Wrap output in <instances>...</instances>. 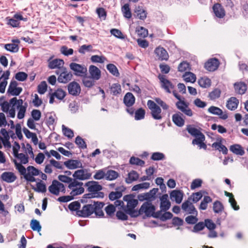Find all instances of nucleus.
I'll use <instances>...</instances> for the list:
<instances>
[{"label": "nucleus", "instance_id": "obj_1", "mask_svg": "<svg viewBox=\"0 0 248 248\" xmlns=\"http://www.w3.org/2000/svg\"><path fill=\"white\" fill-rule=\"evenodd\" d=\"M104 204L101 202H93V204H88L84 205L82 210L79 211L78 215L83 217H87L91 215L93 213L98 216L103 215L101 210Z\"/></svg>", "mask_w": 248, "mask_h": 248}, {"label": "nucleus", "instance_id": "obj_2", "mask_svg": "<svg viewBox=\"0 0 248 248\" xmlns=\"http://www.w3.org/2000/svg\"><path fill=\"white\" fill-rule=\"evenodd\" d=\"M155 207L151 202H144L140 208V213L144 214L146 217H158L160 211L155 212Z\"/></svg>", "mask_w": 248, "mask_h": 248}, {"label": "nucleus", "instance_id": "obj_3", "mask_svg": "<svg viewBox=\"0 0 248 248\" xmlns=\"http://www.w3.org/2000/svg\"><path fill=\"white\" fill-rule=\"evenodd\" d=\"M85 186L87 187L88 192H91L92 197L103 198L104 194L102 192H100L102 189V186L98 184V182L94 181H89L85 183Z\"/></svg>", "mask_w": 248, "mask_h": 248}, {"label": "nucleus", "instance_id": "obj_4", "mask_svg": "<svg viewBox=\"0 0 248 248\" xmlns=\"http://www.w3.org/2000/svg\"><path fill=\"white\" fill-rule=\"evenodd\" d=\"M68 191H70V194L75 196L81 195L84 192V188L83 187V183L74 179L71 183L68 185Z\"/></svg>", "mask_w": 248, "mask_h": 248}, {"label": "nucleus", "instance_id": "obj_5", "mask_svg": "<svg viewBox=\"0 0 248 248\" xmlns=\"http://www.w3.org/2000/svg\"><path fill=\"white\" fill-rule=\"evenodd\" d=\"M69 67L75 75L81 77L87 76V69L85 65L72 62L70 64Z\"/></svg>", "mask_w": 248, "mask_h": 248}, {"label": "nucleus", "instance_id": "obj_6", "mask_svg": "<svg viewBox=\"0 0 248 248\" xmlns=\"http://www.w3.org/2000/svg\"><path fill=\"white\" fill-rule=\"evenodd\" d=\"M92 175L89 169H82L76 170L73 174V177L74 179L79 181L90 179Z\"/></svg>", "mask_w": 248, "mask_h": 248}, {"label": "nucleus", "instance_id": "obj_7", "mask_svg": "<svg viewBox=\"0 0 248 248\" xmlns=\"http://www.w3.org/2000/svg\"><path fill=\"white\" fill-rule=\"evenodd\" d=\"M148 108L151 111V115L155 120H161L162 116L161 114V109L153 101L149 100L147 103Z\"/></svg>", "mask_w": 248, "mask_h": 248}, {"label": "nucleus", "instance_id": "obj_8", "mask_svg": "<svg viewBox=\"0 0 248 248\" xmlns=\"http://www.w3.org/2000/svg\"><path fill=\"white\" fill-rule=\"evenodd\" d=\"M48 190L51 194L58 196L60 192L65 193V187L63 184L54 180L52 184L48 187Z\"/></svg>", "mask_w": 248, "mask_h": 248}, {"label": "nucleus", "instance_id": "obj_9", "mask_svg": "<svg viewBox=\"0 0 248 248\" xmlns=\"http://www.w3.org/2000/svg\"><path fill=\"white\" fill-rule=\"evenodd\" d=\"M27 173L25 176V179L28 182H34L36 181L34 176H37L40 173V171L32 166H29L27 168Z\"/></svg>", "mask_w": 248, "mask_h": 248}, {"label": "nucleus", "instance_id": "obj_10", "mask_svg": "<svg viewBox=\"0 0 248 248\" xmlns=\"http://www.w3.org/2000/svg\"><path fill=\"white\" fill-rule=\"evenodd\" d=\"M158 191V188H154L149 192L139 195V199L140 201L147 200L151 202L156 199V194Z\"/></svg>", "mask_w": 248, "mask_h": 248}, {"label": "nucleus", "instance_id": "obj_11", "mask_svg": "<svg viewBox=\"0 0 248 248\" xmlns=\"http://www.w3.org/2000/svg\"><path fill=\"white\" fill-rule=\"evenodd\" d=\"M17 82L15 80H12L10 83L7 90V93L13 96L18 95L22 91V88L17 87Z\"/></svg>", "mask_w": 248, "mask_h": 248}, {"label": "nucleus", "instance_id": "obj_12", "mask_svg": "<svg viewBox=\"0 0 248 248\" xmlns=\"http://www.w3.org/2000/svg\"><path fill=\"white\" fill-rule=\"evenodd\" d=\"M176 106L177 108L188 116L191 117L193 115V112L188 107V105L184 100H180L176 102Z\"/></svg>", "mask_w": 248, "mask_h": 248}, {"label": "nucleus", "instance_id": "obj_13", "mask_svg": "<svg viewBox=\"0 0 248 248\" xmlns=\"http://www.w3.org/2000/svg\"><path fill=\"white\" fill-rule=\"evenodd\" d=\"M182 209L188 214H193L196 216L198 214V212L194 205L188 200L183 203Z\"/></svg>", "mask_w": 248, "mask_h": 248}, {"label": "nucleus", "instance_id": "obj_14", "mask_svg": "<svg viewBox=\"0 0 248 248\" xmlns=\"http://www.w3.org/2000/svg\"><path fill=\"white\" fill-rule=\"evenodd\" d=\"M124 200L127 202L126 210L134 209L138 204V201L135 199L133 197L130 195H126L124 197Z\"/></svg>", "mask_w": 248, "mask_h": 248}, {"label": "nucleus", "instance_id": "obj_15", "mask_svg": "<svg viewBox=\"0 0 248 248\" xmlns=\"http://www.w3.org/2000/svg\"><path fill=\"white\" fill-rule=\"evenodd\" d=\"M134 12V16L141 20H144L147 17V12L141 6H136Z\"/></svg>", "mask_w": 248, "mask_h": 248}, {"label": "nucleus", "instance_id": "obj_16", "mask_svg": "<svg viewBox=\"0 0 248 248\" xmlns=\"http://www.w3.org/2000/svg\"><path fill=\"white\" fill-rule=\"evenodd\" d=\"M155 53L158 60L160 61H167L169 58L167 51L161 46L156 47L155 50Z\"/></svg>", "mask_w": 248, "mask_h": 248}, {"label": "nucleus", "instance_id": "obj_17", "mask_svg": "<svg viewBox=\"0 0 248 248\" xmlns=\"http://www.w3.org/2000/svg\"><path fill=\"white\" fill-rule=\"evenodd\" d=\"M158 78L159 79L161 83L162 87L168 93H170V89L174 88V86L167 79L165 78V76L164 75H159L158 76Z\"/></svg>", "mask_w": 248, "mask_h": 248}, {"label": "nucleus", "instance_id": "obj_18", "mask_svg": "<svg viewBox=\"0 0 248 248\" xmlns=\"http://www.w3.org/2000/svg\"><path fill=\"white\" fill-rule=\"evenodd\" d=\"M219 62L217 59H211L204 65L205 68L209 71H214L219 66Z\"/></svg>", "mask_w": 248, "mask_h": 248}, {"label": "nucleus", "instance_id": "obj_19", "mask_svg": "<svg viewBox=\"0 0 248 248\" xmlns=\"http://www.w3.org/2000/svg\"><path fill=\"white\" fill-rule=\"evenodd\" d=\"M1 179L8 183L14 182L17 178L16 175L12 172L5 171L0 176Z\"/></svg>", "mask_w": 248, "mask_h": 248}, {"label": "nucleus", "instance_id": "obj_20", "mask_svg": "<svg viewBox=\"0 0 248 248\" xmlns=\"http://www.w3.org/2000/svg\"><path fill=\"white\" fill-rule=\"evenodd\" d=\"M68 92L73 95H78L80 92L81 89L79 85L76 82H71L68 86Z\"/></svg>", "mask_w": 248, "mask_h": 248}, {"label": "nucleus", "instance_id": "obj_21", "mask_svg": "<svg viewBox=\"0 0 248 248\" xmlns=\"http://www.w3.org/2000/svg\"><path fill=\"white\" fill-rule=\"evenodd\" d=\"M89 72L90 75V78L93 80H97L101 77V71L96 66L92 65L90 66Z\"/></svg>", "mask_w": 248, "mask_h": 248}, {"label": "nucleus", "instance_id": "obj_22", "mask_svg": "<svg viewBox=\"0 0 248 248\" xmlns=\"http://www.w3.org/2000/svg\"><path fill=\"white\" fill-rule=\"evenodd\" d=\"M64 165L69 169L73 170L77 168H82V164L78 160L69 159L64 162Z\"/></svg>", "mask_w": 248, "mask_h": 248}, {"label": "nucleus", "instance_id": "obj_23", "mask_svg": "<svg viewBox=\"0 0 248 248\" xmlns=\"http://www.w3.org/2000/svg\"><path fill=\"white\" fill-rule=\"evenodd\" d=\"M208 111L211 114L220 116V118L223 120L228 118V115L226 113L223 114L222 110L218 107L211 106L208 108Z\"/></svg>", "mask_w": 248, "mask_h": 248}, {"label": "nucleus", "instance_id": "obj_24", "mask_svg": "<svg viewBox=\"0 0 248 248\" xmlns=\"http://www.w3.org/2000/svg\"><path fill=\"white\" fill-rule=\"evenodd\" d=\"M213 9L215 16L219 18H222L225 16V11L223 7L219 3L215 4Z\"/></svg>", "mask_w": 248, "mask_h": 248}, {"label": "nucleus", "instance_id": "obj_25", "mask_svg": "<svg viewBox=\"0 0 248 248\" xmlns=\"http://www.w3.org/2000/svg\"><path fill=\"white\" fill-rule=\"evenodd\" d=\"M183 193L180 190H174L170 193V198L177 203H180L183 200Z\"/></svg>", "mask_w": 248, "mask_h": 248}, {"label": "nucleus", "instance_id": "obj_26", "mask_svg": "<svg viewBox=\"0 0 248 248\" xmlns=\"http://www.w3.org/2000/svg\"><path fill=\"white\" fill-rule=\"evenodd\" d=\"M183 117V115L181 113H176L172 116V121L177 126L182 127L185 124V120Z\"/></svg>", "mask_w": 248, "mask_h": 248}, {"label": "nucleus", "instance_id": "obj_27", "mask_svg": "<svg viewBox=\"0 0 248 248\" xmlns=\"http://www.w3.org/2000/svg\"><path fill=\"white\" fill-rule=\"evenodd\" d=\"M135 102V98L131 93H127L124 98V103L127 107H132Z\"/></svg>", "mask_w": 248, "mask_h": 248}, {"label": "nucleus", "instance_id": "obj_28", "mask_svg": "<svg viewBox=\"0 0 248 248\" xmlns=\"http://www.w3.org/2000/svg\"><path fill=\"white\" fill-rule=\"evenodd\" d=\"M64 65V61L62 59H56L48 62V67L51 69H60Z\"/></svg>", "mask_w": 248, "mask_h": 248}, {"label": "nucleus", "instance_id": "obj_29", "mask_svg": "<svg viewBox=\"0 0 248 248\" xmlns=\"http://www.w3.org/2000/svg\"><path fill=\"white\" fill-rule=\"evenodd\" d=\"M72 77V74L70 72L63 71L61 73L58 78L59 82L65 83L70 81Z\"/></svg>", "mask_w": 248, "mask_h": 248}, {"label": "nucleus", "instance_id": "obj_30", "mask_svg": "<svg viewBox=\"0 0 248 248\" xmlns=\"http://www.w3.org/2000/svg\"><path fill=\"white\" fill-rule=\"evenodd\" d=\"M117 191L111 192L109 194V198L111 201H114L120 198L122 196V191L124 190L123 186L116 188Z\"/></svg>", "mask_w": 248, "mask_h": 248}, {"label": "nucleus", "instance_id": "obj_31", "mask_svg": "<svg viewBox=\"0 0 248 248\" xmlns=\"http://www.w3.org/2000/svg\"><path fill=\"white\" fill-rule=\"evenodd\" d=\"M238 103L239 101L236 97H232L227 101L226 107L229 109L234 110L237 108Z\"/></svg>", "mask_w": 248, "mask_h": 248}, {"label": "nucleus", "instance_id": "obj_32", "mask_svg": "<svg viewBox=\"0 0 248 248\" xmlns=\"http://www.w3.org/2000/svg\"><path fill=\"white\" fill-rule=\"evenodd\" d=\"M14 155L20 160V164H26L29 162V158L27 155L23 153H18L17 150L15 148H13Z\"/></svg>", "mask_w": 248, "mask_h": 248}, {"label": "nucleus", "instance_id": "obj_33", "mask_svg": "<svg viewBox=\"0 0 248 248\" xmlns=\"http://www.w3.org/2000/svg\"><path fill=\"white\" fill-rule=\"evenodd\" d=\"M234 87L235 92L240 94L245 93L247 90V85L244 82L235 83Z\"/></svg>", "mask_w": 248, "mask_h": 248}, {"label": "nucleus", "instance_id": "obj_34", "mask_svg": "<svg viewBox=\"0 0 248 248\" xmlns=\"http://www.w3.org/2000/svg\"><path fill=\"white\" fill-rule=\"evenodd\" d=\"M230 150L233 153L239 155H243L245 154V151L242 147L237 144L231 145Z\"/></svg>", "mask_w": 248, "mask_h": 248}, {"label": "nucleus", "instance_id": "obj_35", "mask_svg": "<svg viewBox=\"0 0 248 248\" xmlns=\"http://www.w3.org/2000/svg\"><path fill=\"white\" fill-rule=\"evenodd\" d=\"M139 177V174L135 170H132L128 174V177L125 179V182L127 184H130L132 182L136 181Z\"/></svg>", "mask_w": 248, "mask_h": 248}, {"label": "nucleus", "instance_id": "obj_36", "mask_svg": "<svg viewBox=\"0 0 248 248\" xmlns=\"http://www.w3.org/2000/svg\"><path fill=\"white\" fill-rule=\"evenodd\" d=\"M122 12L124 16L127 19H129L132 16V13L130 10V6L128 3L124 4L121 8Z\"/></svg>", "mask_w": 248, "mask_h": 248}, {"label": "nucleus", "instance_id": "obj_37", "mask_svg": "<svg viewBox=\"0 0 248 248\" xmlns=\"http://www.w3.org/2000/svg\"><path fill=\"white\" fill-rule=\"evenodd\" d=\"M199 85L202 88H208L211 86V81L210 78L206 77L201 78L198 80Z\"/></svg>", "mask_w": 248, "mask_h": 248}, {"label": "nucleus", "instance_id": "obj_38", "mask_svg": "<svg viewBox=\"0 0 248 248\" xmlns=\"http://www.w3.org/2000/svg\"><path fill=\"white\" fill-rule=\"evenodd\" d=\"M110 93L113 95H117L121 93V87L119 83H113L110 87Z\"/></svg>", "mask_w": 248, "mask_h": 248}, {"label": "nucleus", "instance_id": "obj_39", "mask_svg": "<svg viewBox=\"0 0 248 248\" xmlns=\"http://www.w3.org/2000/svg\"><path fill=\"white\" fill-rule=\"evenodd\" d=\"M186 130L192 136L195 137L203 134L199 129L191 125L187 126Z\"/></svg>", "mask_w": 248, "mask_h": 248}, {"label": "nucleus", "instance_id": "obj_40", "mask_svg": "<svg viewBox=\"0 0 248 248\" xmlns=\"http://www.w3.org/2000/svg\"><path fill=\"white\" fill-rule=\"evenodd\" d=\"M119 176V173L113 170H108L106 173V179L112 181L116 179Z\"/></svg>", "mask_w": 248, "mask_h": 248}, {"label": "nucleus", "instance_id": "obj_41", "mask_svg": "<svg viewBox=\"0 0 248 248\" xmlns=\"http://www.w3.org/2000/svg\"><path fill=\"white\" fill-rule=\"evenodd\" d=\"M27 106V103H25L24 104V106L17 107V108L18 109V111L17 115V117L18 119H22L25 117V114L26 111Z\"/></svg>", "mask_w": 248, "mask_h": 248}, {"label": "nucleus", "instance_id": "obj_42", "mask_svg": "<svg viewBox=\"0 0 248 248\" xmlns=\"http://www.w3.org/2000/svg\"><path fill=\"white\" fill-rule=\"evenodd\" d=\"M4 48L11 52L16 53L18 51L19 46L14 43L7 44L4 45Z\"/></svg>", "mask_w": 248, "mask_h": 248}, {"label": "nucleus", "instance_id": "obj_43", "mask_svg": "<svg viewBox=\"0 0 248 248\" xmlns=\"http://www.w3.org/2000/svg\"><path fill=\"white\" fill-rule=\"evenodd\" d=\"M14 162L16 167V168L18 170L19 173L24 176V178H25V176L27 174V170L26 168L19 163H18L16 160H14Z\"/></svg>", "mask_w": 248, "mask_h": 248}, {"label": "nucleus", "instance_id": "obj_44", "mask_svg": "<svg viewBox=\"0 0 248 248\" xmlns=\"http://www.w3.org/2000/svg\"><path fill=\"white\" fill-rule=\"evenodd\" d=\"M184 80L186 82L193 83L196 81V77L195 74L191 72H186L183 75Z\"/></svg>", "mask_w": 248, "mask_h": 248}, {"label": "nucleus", "instance_id": "obj_45", "mask_svg": "<svg viewBox=\"0 0 248 248\" xmlns=\"http://www.w3.org/2000/svg\"><path fill=\"white\" fill-rule=\"evenodd\" d=\"M30 227L33 231H37L38 232H40L42 228L39 221L34 219L31 221Z\"/></svg>", "mask_w": 248, "mask_h": 248}, {"label": "nucleus", "instance_id": "obj_46", "mask_svg": "<svg viewBox=\"0 0 248 248\" xmlns=\"http://www.w3.org/2000/svg\"><path fill=\"white\" fill-rule=\"evenodd\" d=\"M107 70L113 76L118 77L120 74L117 67L113 64H108L107 65Z\"/></svg>", "mask_w": 248, "mask_h": 248}, {"label": "nucleus", "instance_id": "obj_47", "mask_svg": "<svg viewBox=\"0 0 248 248\" xmlns=\"http://www.w3.org/2000/svg\"><path fill=\"white\" fill-rule=\"evenodd\" d=\"M213 210L216 213H220L224 209V207L221 202L218 201H216L213 204Z\"/></svg>", "mask_w": 248, "mask_h": 248}, {"label": "nucleus", "instance_id": "obj_48", "mask_svg": "<svg viewBox=\"0 0 248 248\" xmlns=\"http://www.w3.org/2000/svg\"><path fill=\"white\" fill-rule=\"evenodd\" d=\"M220 90L219 89L216 88L209 93L208 97L211 100H215L220 97Z\"/></svg>", "mask_w": 248, "mask_h": 248}, {"label": "nucleus", "instance_id": "obj_49", "mask_svg": "<svg viewBox=\"0 0 248 248\" xmlns=\"http://www.w3.org/2000/svg\"><path fill=\"white\" fill-rule=\"evenodd\" d=\"M53 96L59 100H62L66 95V92L62 89H58L52 93Z\"/></svg>", "mask_w": 248, "mask_h": 248}, {"label": "nucleus", "instance_id": "obj_50", "mask_svg": "<svg viewBox=\"0 0 248 248\" xmlns=\"http://www.w3.org/2000/svg\"><path fill=\"white\" fill-rule=\"evenodd\" d=\"M82 78H83L82 82H83L84 85L85 87L90 88L94 85V80L91 78L87 77V76H86L85 77H82Z\"/></svg>", "mask_w": 248, "mask_h": 248}, {"label": "nucleus", "instance_id": "obj_51", "mask_svg": "<svg viewBox=\"0 0 248 248\" xmlns=\"http://www.w3.org/2000/svg\"><path fill=\"white\" fill-rule=\"evenodd\" d=\"M129 163L132 165H136L140 166H143L145 162L138 157L132 156L130 158Z\"/></svg>", "mask_w": 248, "mask_h": 248}, {"label": "nucleus", "instance_id": "obj_52", "mask_svg": "<svg viewBox=\"0 0 248 248\" xmlns=\"http://www.w3.org/2000/svg\"><path fill=\"white\" fill-rule=\"evenodd\" d=\"M145 111L142 108H140L135 112V119L136 120L143 119L145 117Z\"/></svg>", "mask_w": 248, "mask_h": 248}, {"label": "nucleus", "instance_id": "obj_53", "mask_svg": "<svg viewBox=\"0 0 248 248\" xmlns=\"http://www.w3.org/2000/svg\"><path fill=\"white\" fill-rule=\"evenodd\" d=\"M150 184L148 182L140 183L132 187V190L133 191H138L140 189H148L150 187Z\"/></svg>", "mask_w": 248, "mask_h": 248}, {"label": "nucleus", "instance_id": "obj_54", "mask_svg": "<svg viewBox=\"0 0 248 248\" xmlns=\"http://www.w3.org/2000/svg\"><path fill=\"white\" fill-rule=\"evenodd\" d=\"M62 130L63 135L67 138L71 139L74 137L73 131L64 125H62Z\"/></svg>", "mask_w": 248, "mask_h": 248}, {"label": "nucleus", "instance_id": "obj_55", "mask_svg": "<svg viewBox=\"0 0 248 248\" xmlns=\"http://www.w3.org/2000/svg\"><path fill=\"white\" fill-rule=\"evenodd\" d=\"M4 97L0 98V106L1 107V110L5 112H8L10 108V103L7 101H4Z\"/></svg>", "mask_w": 248, "mask_h": 248}, {"label": "nucleus", "instance_id": "obj_56", "mask_svg": "<svg viewBox=\"0 0 248 248\" xmlns=\"http://www.w3.org/2000/svg\"><path fill=\"white\" fill-rule=\"evenodd\" d=\"M60 51L62 54L66 56L72 55L74 52L72 48H68L65 46H63L61 47Z\"/></svg>", "mask_w": 248, "mask_h": 248}, {"label": "nucleus", "instance_id": "obj_57", "mask_svg": "<svg viewBox=\"0 0 248 248\" xmlns=\"http://www.w3.org/2000/svg\"><path fill=\"white\" fill-rule=\"evenodd\" d=\"M202 197V191H199L193 193L190 198H188V200H192L194 202H197L200 200Z\"/></svg>", "mask_w": 248, "mask_h": 248}, {"label": "nucleus", "instance_id": "obj_58", "mask_svg": "<svg viewBox=\"0 0 248 248\" xmlns=\"http://www.w3.org/2000/svg\"><path fill=\"white\" fill-rule=\"evenodd\" d=\"M91 60L93 62L104 63L106 58L103 56L93 55L91 58Z\"/></svg>", "mask_w": 248, "mask_h": 248}, {"label": "nucleus", "instance_id": "obj_59", "mask_svg": "<svg viewBox=\"0 0 248 248\" xmlns=\"http://www.w3.org/2000/svg\"><path fill=\"white\" fill-rule=\"evenodd\" d=\"M165 155L160 152L154 153L151 156V159L155 161L162 160L165 159Z\"/></svg>", "mask_w": 248, "mask_h": 248}, {"label": "nucleus", "instance_id": "obj_60", "mask_svg": "<svg viewBox=\"0 0 248 248\" xmlns=\"http://www.w3.org/2000/svg\"><path fill=\"white\" fill-rule=\"evenodd\" d=\"M138 36L144 38L148 35V30L142 27H140L136 29Z\"/></svg>", "mask_w": 248, "mask_h": 248}, {"label": "nucleus", "instance_id": "obj_61", "mask_svg": "<svg viewBox=\"0 0 248 248\" xmlns=\"http://www.w3.org/2000/svg\"><path fill=\"white\" fill-rule=\"evenodd\" d=\"M75 143L77 145H78L79 148L81 149H85L87 148V145L85 142L80 136H78L76 137L75 140Z\"/></svg>", "mask_w": 248, "mask_h": 248}, {"label": "nucleus", "instance_id": "obj_62", "mask_svg": "<svg viewBox=\"0 0 248 248\" xmlns=\"http://www.w3.org/2000/svg\"><path fill=\"white\" fill-rule=\"evenodd\" d=\"M93 50V46L91 45L81 46L79 49L78 52L81 54H85L86 52H91Z\"/></svg>", "mask_w": 248, "mask_h": 248}, {"label": "nucleus", "instance_id": "obj_63", "mask_svg": "<svg viewBox=\"0 0 248 248\" xmlns=\"http://www.w3.org/2000/svg\"><path fill=\"white\" fill-rule=\"evenodd\" d=\"M47 85L46 81H42L38 86V92L43 94L45 93L47 90Z\"/></svg>", "mask_w": 248, "mask_h": 248}, {"label": "nucleus", "instance_id": "obj_64", "mask_svg": "<svg viewBox=\"0 0 248 248\" xmlns=\"http://www.w3.org/2000/svg\"><path fill=\"white\" fill-rule=\"evenodd\" d=\"M31 116L33 120L38 121L40 119L41 117V112L38 109H33L31 112Z\"/></svg>", "mask_w": 248, "mask_h": 248}]
</instances>
